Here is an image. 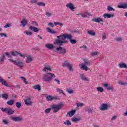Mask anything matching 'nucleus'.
<instances>
[{"instance_id":"nucleus-1","label":"nucleus","mask_w":127,"mask_h":127,"mask_svg":"<svg viewBox=\"0 0 127 127\" xmlns=\"http://www.w3.org/2000/svg\"><path fill=\"white\" fill-rule=\"evenodd\" d=\"M53 78H55V74L52 73L44 74L42 76L43 81L44 82H47V83H50Z\"/></svg>"},{"instance_id":"nucleus-2","label":"nucleus","mask_w":127,"mask_h":127,"mask_svg":"<svg viewBox=\"0 0 127 127\" xmlns=\"http://www.w3.org/2000/svg\"><path fill=\"white\" fill-rule=\"evenodd\" d=\"M90 65L91 63H90V61L84 60L83 63L79 64V66L80 67V69H82V70L88 71L89 70H91V68L88 67V66H90Z\"/></svg>"},{"instance_id":"nucleus-3","label":"nucleus","mask_w":127,"mask_h":127,"mask_svg":"<svg viewBox=\"0 0 127 127\" xmlns=\"http://www.w3.org/2000/svg\"><path fill=\"white\" fill-rule=\"evenodd\" d=\"M72 36L70 34H64L61 35L60 36H57V38L58 39H61V40H65V39H67V40H70L72 39Z\"/></svg>"},{"instance_id":"nucleus-4","label":"nucleus","mask_w":127,"mask_h":127,"mask_svg":"<svg viewBox=\"0 0 127 127\" xmlns=\"http://www.w3.org/2000/svg\"><path fill=\"white\" fill-rule=\"evenodd\" d=\"M54 51L58 54H65L66 52V49L60 46L57 47L55 50H54Z\"/></svg>"},{"instance_id":"nucleus-5","label":"nucleus","mask_w":127,"mask_h":127,"mask_svg":"<svg viewBox=\"0 0 127 127\" xmlns=\"http://www.w3.org/2000/svg\"><path fill=\"white\" fill-rule=\"evenodd\" d=\"M1 111L2 113H6L7 115H13L14 114V110L8 108H1Z\"/></svg>"},{"instance_id":"nucleus-6","label":"nucleus","mask_w":127,"mask_h":127,"mask_svg":"<svg viewBox=\"0 0 127 127\" xmlns=\"http://www.w3.org/2000/svg\"><path fill=\"white\" fill-rule=\"evenodd\" d=\"M32 99V97H31V96H27L24 100L25 105H26V106H32L33 102L31 101Z\"/></svg>"},{"instance_id":"nucleus-7","label":"nucleus","mask_w":127,"mask_h":127,"mask_svg":"<svg viewBox=\"0 0 127 127\" xmlns=\"http://www.w3.org/2000/svg\"><path fill=\"white\" fill-rule=\"evenodd\" d=\"M110 108V105L107 103H103L101 105L100 107H99V110H100V111H107V110H109Z\"/></svg>"},{"instance_id":"nucleus-8","label":"nucleus","mask_w":127,"mask_h":127,"mask_svg":"<svg viewBox=\"0 0 127 127\" xmlns=\"http://www.w3.org/2000/svg\"><path fill=\"white\" fill-rule=\"evenodd\" d=\"M64 40H61V39H58L55 40L54 43L55 45H59V46H61L63 45V44L66 43L67 41H63Z\"/></svg>"},{"instance_id":"nucleus-9","label":"nucleus","mask_w":127,"mask_h":127,"mask_svg":"<svg viewBox=\"0 0 127 127\" xmlns=\"http://www.w3.org/2000/svg\"><path fill=\"white\" fill-rule=\"evenodd\" d=\"M62 104L53 105L52 108L53 109V113H57L61 109Z\"/></svg>"},{"instance_id":"nucleus-10","label":"nucleus","mask_w":127,"mask_h":127,"mask_svg":"<svg viewBox=\"0 0 127 127\" xmlns=\"http://www.w3.org/2000/svg\"><path fill=\"white\" fill-rule=\"evenodd\" d=\"M66 7H67V8L70 9L71 11H74V10L76 9V7H75V6H74V4L72 2L68 3L67 4H66Z\"/></svg>"},{"instance_id":"nucleus-11","label":"nucleus","mask_w":127,"mask_h":127,"mask_svg":"<svg viewBox=\"0 0 127 127\" xmlns=\"http://www.w3.org/2000/svg\"><path fill=\"white\" fill-rule=\"evenodd\" d=\"M80 77L82 81H84V82H89L90 81V78H89L88 77H87L84 73L80 74Z\"/></svg>"},{"instance_id":"nucleus-12","label":"nucleus","mask_w":127,"mask_h":127,"mask_svg":"<svg viewBox=\"0 0 127 127\" xmlns=\"http://www.w3.org/2000/svg\"><path fill=\"white\" fill-rule=\"evenodd\" d=\"M33 61V57L30 55H27L26 57V63H31Z\"/></svg>"},{"instance_id":"nucleus-13","label":"nucleus","mask_w":127,"mask_h":127,"mask_svg":"<svg viewBox=\"0 0 127 127\" xmlns=\"http://www.w3.org/2000/svg\"><path fill=\"white\" fill-rule=\"evenodd\" d=\"M92 21L97 23H100V22H104V20L101 17H95L92 19Z\"/></svg>"},{"instance_id":"nucleus-14","label":"nucleus","mask_w":127,"mask_h":127,"mask_svg":"<svg viewBox=\"0 0 127 127\" xmlns=\"http://www.w3.org/2000/svg\"><path fill=\"white\" fill-rule=\"evenodd\" d=\"M43 71L45 72H51L52 69H51L50 65H47L44 66Z\"/></svg>"},{"instance_id":"nucleus-15","label":"nucleus","mask_w":127,"mask_h":127,"mask_svg":"<svg viewBox=\"0 0 127 127\" xmlns=\"http://www.w3.org/2000/svg\"><path fill=\"white\" fill-rule=\"evenodd\" d=\"M0 83H1L2 85H3L5 87H11V86L8 85L6 81L4 80L3 78L0 76Z\"/></svg>"},{"instance_id":"nucleus-16","label":"nucleus","mask_w":127,"mask_h":127,"mask_svg":"<svg viewBox=\"0 0 127 127\" xmlns=\"http://www.w3.org/2000/svg\"><path fill=\"white\" fill-rule=\"evenodd\" d=\"M104 18H113L115 15L114 14L105 13L102 15Z\"/></svg>"},{"instance_id":"nucleus-17","label":"nucleus","mask_w":127,"mask_h":127,"mask_svg":"<svg viewBox=\"0 0 127 127\" xmlns=\"http://www.w3.org/2000/svg\"><path fill=\"white\" fill-rule=\"evenodd\" d=\"M11 120L13 121V122H21V121H22V118L19 117H13L11 118Z\"/></svg>"},{"instance_id":"nucleus-18","label":"nucleus","mask_w":127,"mask_h":127,"mask_svg":"<svg viewBox=\"0 0 127 127\" xmlns=\"http://www.w3.org/2000/svg\"><path fill=\"white\" fill-rule=\"evenodd\" d=\"M45 47L47 48L48 49H49L50 50H52L53 51H54V45L51 44H47L45 45Z\"/></svg>"},{"instance_id":"nucleus-19","label":"nucleus","mask_w":127,"mask_h":127,"mask_svg":"<svg viewBox=\"0 0 127 127\" xmlns=\"http://www.w3.org/2000/svg\"><path fill=\"white\" fill-rule=\"evenodd\" d=\"M14 64L18 66V67H20V68H22V67L24 66V64L19 61L14 62Z\"/></svg>"},{"instance_id":"nucleus-20","label":"nucleus","mask_w":127,"mask_h":127,"mask_svg":"<svg viewBox=\"0 0 127 127\" xmlns=\"http://www.w3.org/2000/svg\"><path fill=\"white\" fill-rule=\"evenodd\" d=\"M75 114H76V110H71L70 111L68 112L67 113V117H73V116H74V115H75Z\"/></svg>"},{"instance_id":"nucleus-21","label":"nucleus","mask_w":127,"mask_h":127,"mask_svg":"<svg viewBox=\"0 0 127 127\" xmlns=\"http://www.w3.org/2000/svg\"><path fill=\"white\" fill-rule=\"evenodd\" d=\"M23 33L27 35V36H32L33 35V33L30 30H26L23 32Z\"/></svg>"},{"instance_id":"nucleus-22","label":"nucleus","mask_w":127,"mask_h":127,"mask_svg":"<svg viewBox=\"0 0 127 127\" xmlns=\"http://www.w3.org/2000/svg\"><path fill=\"white\" fill-rule=\"evenodd\" d=\"M29 29L30 30L33 31V32H39V29L34 26H30Z\"/></svg>"},{"instance_id":"nucleus-23","label":"nucleus","mask_w":127,"mask_h":127,"mask_svg":"<svg viewBox=\"0 0 127 127\" xmlns=\"http://www.w3.org/2000/svg\"><path fill=\"white\" fill-rule=\"evenodd\" d=\"M27 24V20L25 19H23L21 21V25L22 27H25Z\"/></svg>"},{"instance_id":"nucleus-24","label":"nucleus","mask_w":127,"mask_h":127,"mask_svg":"<svg viewBox=\"0 0 127 127\" xmlns=\"http://www.w3.org/2000/svg\"><path fill=\"white\" fill-rule=\"evenodd\" d=\"M119 8H127V3H124L120 4L118 6Z\"/></svg>"},{"instance_id":"nucleus-25","label":"nucleus","mask_w":127,"mask_h":127,"mask_svg":"<svg viewBox=\"0 0 127 127\" xmlns=\"http://www.w3.org/2000/svg\"><path fill=\"white\" fill-rule=\"evenodd\" d=\"M46 29H47L48 32L51 33V34H56V33H57L56 31H55L54 30H52V29H50V28H47Z\"/></svg>"},{"instance_id":"nucleus-26","label":"nucleus","mask_w":127,"mask_h":127,"mask_svg":"<svg viewBox=\"0 0 127 127\" xmlns=\"http://www.w3.org/2000/svg\"><path fill=\"white\" fill-rule=\"evenodd\" d=\"M46 99L48 102H51V101L54 100L55 98L51 95H48L46 97Z\"/></svg>"},{"instance_id":"nucleus-27","label":"nucleus","mask_w":127,"mask_h":127,"mask_svg":"<svg viewBox=\"0 0 127 127\" xmlns=\"http://www.w3.org/2000/svg\"><path fill=\"white\" fill-rule=\"evenodd\" d=\"M81 120V118L78 117V118H73L71 119V121L73 123H78V122H80V121Z\"/></svg>"},{"instance_id":"nucleus-28","label":"nucleus","mask_w":127,"mask_h":127,"mask_svg":"<svg viewBox=\"0 0 127 127\" xmlns=\"http://www.w3.org/2000/svg\"><path fill=\"white\" fill-rule=\"evenodd\" d=\"M85 111L86 112H87L88 114H91V113H93V108L88 106L85 108Z\"/></svg>"},{"instance_id":"nucleus-29","label":"nucleus","mask_w":127,"mask_h":127,"mask_svg":"<svg viewBox=\"0 0 127 127\" xmlns=\"http://www.w3.org/2000/svg\"><path fill=\"white\" fill-rule=\"evenodd\" d=\"M87 33L89 35H91V36H95V35H96V33L94 31H92V30L87 31Z\"/></svg>"},{"instance_id":"nucleus-30","label":"nucleus","mask_w":127,"mask_h":127,"mask_svg":"<svg viewBox=\"0 0 127 127\" xmlns=\"http://www.w3.org/2000/svg\"><path fill=\"white\" fill-rule=\"evenodd\" d=\"M56 91L57 92V93H59V94H62L63 95H64V96H65V93H64V91L62 89L60 88H57Z\"/></svg>"},{"instance_id":"nucleus-31","label":"nucleus","mask_w":127,"mask_h":127,"mask_svg":"<svg viewBox=\"0 0 127 127\" xmlns=\"http://www.w3.org/2000/svg\"><path fill=\"white\" fill-rule=\"evenodd\" d=\"M103 87H104V88H106L107 90H108L109 91H110V90H112V87L109 86V84L107 83L104 84Z\"/></svg>"},{"instance_id":"nucleus-32","label":"nucleus","mask_w":127,"mask_h":127,"mask_svg":"<svg viewBox=\"0 0 127 127\" xmlns=\"http://www.w3.org/2000/svg\"><path fill=\"white\" fill-rule=\"evenodd\" d=\"M19 78L21 79L23 83H24V84H26V85L29 84V82L28 81H26V79H25L24 77L20 76Z\"/></svg>"},{"instance_id":"nucleus-33","label":"nucleus","mask_w":127,"mask_h":127,"mask_svg":"<svg viewBox=\"0 0 127 127\" xmlns=\"http://www.w3.org/2000/svg\"><path fill=\"white\" fill-rule=\"evenodd\" d=\"M64 126H71V122L69 120H66L64 122Z\"/></svg>"},{"instance_id":"nucleus-34","label":"nucleus","mask_w":127,"mask_h":127,"mask_svg":"<svg viewBox=\"0 0 127 127\" xmlns=\"http://www.w3.org/2000/svg\"><path fill=\"white\" fill-rule=\"evenodd\" d=\"M96 91H97L98 93H103V92H104V88H103V87H97Z\"/></svg>"},{"instance_id":"nucleus-35","label":"nucleus","mask_w":127,"mask_h":127,"mask_svg":"<svg viewBox=\"0 0 127 127\" xmlns=\"http://www.w3.org/2000/svg\"><path fill=\"white\" fill-rule=\"evenodd\" d=\"M119 68H127V64L125 63H121L119 64Z\"/></svg>"},{"instance_id":"nucleus-36","label":"nucleus","mask_w":127,"mask_h":127,"mask_svg":"<svg viewBox=\"0 0 127 127\" xmlns=\"http://www.w3.org/2000/svg\"><path fill=\"white\" fill-rule=\"evenodd\" d=\"M5 59V56L3 55L0 58V63L2 64L4 62V59Z\"/></svg>"},{"instance_id":"nucleus-37","label":"nucleus","mask_w":127,"mask_h":127,"mask_svg":"<svg viewBox=\"0 0 127 127\" xmlns=\"http://www.w3.org/2000/svg\"><path fill=\"white\" fill-rule=\"evenodd\" d=\"M7 104L9 105V106H12V105H13V104H14V100H9L7 102Z\"/></svg>"},{"instance_id":"nucleus-38","label":"nucleus","mask_w":127,"mask_h":127,"mask_svg":"<svg viewBox=\"0 0 127 127\" xmlns=\"http://www.w3.org/2000/svg\"><path fill=\"white\" fill-rule=\"evenodd\" d=\"M66 92L68 94H74V90L69 88L66 89Z\"/></svg>"},{"instance_id":"nucleus-39","label":"nucleus","mask_w":127,"mask_h":127,"mask_svg":"<svg viewBox=\"0 0 127 127\" xmlns=\"http://www.w3.org/2000/svg\"><path fill=\"white\" fill-rule=\"evenodd\" d=\"M70 65V63L68 62L65 61L63 63V67H68Z\"/></svg>"},{"instance_id":"nucleus-40","label":"nucleus","mask_w":127,"mask_h":127,"mask_svg":"<svg viewBox=\"0 0 127 127\" xmlns=\"http://www.w3.org/2000/svg\"><path fill=\"white\" fill-rule=\"evenodd\" d=\"M2 122L3 125H9V122L6 119H2Z\"/></svg>"},{"instance_id":"nucleus-41","label":"nucleus","mask_w":127,"mask_h":127,"mask_svg":"<svg viewBox=\"0 0 127 127\" xmlns=\"http://www.w3.org/2000/svg\"><path fill=\"white\" fill-rule=\"evenodd\" d=\"M46 15L48 17H51L53 15V13L52 12H46Z\"/></svg>"},{"instance_id":"nucleus-42","label":"nucleus","mask_w":127,"mask_h":127,"mask_svg":"<svg viewBox=\"0 0 127 127\" xmlns=\"http://www.w3.org/2000/svg\"><path fill=\"white\" fill-rule=\"evenodd\" d=\"M107 9L108 11H115V9L111 6H108Z\"/></svg>"},{"instance_id":"nucleus-43","label":"nucleus","mask_w":127,"mask_h":127,"mask_svg":"<svg viewBox=\"0 0 127 127\" xmlns=\"http://www.w3.org/2000/svg\"><path fill=\"white\" fill-rule=\"evenodd\" d=\"M88 15H91V14H90L87 12H85L84 13L81 14L82 17H87V16H88Z\"/></svg>"},{"instance_id":"nucleus-44","label":"nucleus","mask_w":127,"mask_h":127,"mask_svg":"<svg viewBox=\"0 0 127 127\" xmlns=\"http://www.w3.org/2000/svg\"><path fill=\"white\" fill-rule=\"evenodd\" d=\"M33 89H34V90H38L39 91H40V90H41L40 86L39 85H34L33 86Z\"/></svg>"},{"instance_id":"nucleus-45","label":"nucleus","mask_w":127,"mask_h":127,"mask_svg":"<svg viewBox=\"0 0 127 127\" xmlns=\"http://www.w3.org/2000/svg\"><path fill=\"white\" fill-rule=\"evenodd\" d=\"M118 84L121 85L122 86H127V83L124 82V81H118Z\"/></svg>"},{"instance_id":"nucleus-46","label":"nucleus","mask_w":127,"mask_h":127,"mask_svg":"<svg viewBox=\"0 0 127 127\" xmlns=\"http://www.w3.org/2000/svg\"><path fill=\"white\" fill-rule=\"evenodd\" d=\"M1 96L2 98L5 100H7V98H8V95L6 94H2Z\"/></svg>"},{"instance_id":"nucleus-47","label":"nucleus","mask_w":127,"mask_h":127,"mask_svg":"<svg viewBox=\"0 0 127 127\" xmlns=\"http://www.w3.org/2000/svg\"><path fill=\"white\" fill-rule=\"evenodd\" d=\"M19 56L20 57H22V58H23V59H24L25 58H26V56H27V54H22L19 53Z\"/></svg>"},{"instance_id":"nucleus-48","label":"nucleus","mask_w":127,"mask_h":127,"mask_svg":"<svg viewBox=\"0 0 127 127\" xmlns=\"http://www.w3.org/2000/svg\"><path fill=\"white\" fill-rule=\"evenodd\" d=\"M54 23L55 26H56V25H59L60 26H63V23H61V22H55Z\"/></svg>"},{"instance_id":"nucleus-49","label":"nucleus","mask_w":127,"mask_h":127,"mask_svg":"<svg viewBox=\"0 0 127 127\" xmlns=\"http://www.w3.org/2000/svg\"><path fill=\"white\" fill-rule=\"evenodd\" d=\"M76 106L77 108H80V107H83L84 106V104L82 103L79 102V103H76Z\"/></svg>"},{"instance_id":"nucleus-50","label":"nucleus","mask_w":127,"mask_h":127,"mask_svg":"<svg viewBox=\"0 0 127 127\" xmlns=\"http://www.w3.org/2000/svg\"><path fill=\"white\" fill-rule=\"evenodd\" d=\"M11 54L13 56H17V55H19V53L16 51L12 52Z\"/></svg>"},{"instance_id":"nucleus-51","label":"nucleus","mask_w":127,"mask_h":127,"mask_svg":"<svg viewBox=\"0 0 127 127\" xmlns=\"http://www.w3.org/2000/svg\"><path fill=\"white\" fill-rule=\"evenodd\" d=\"M98 54H99V52H93L91 53L90 55H91V56H97V55H98Z\"/></svg>"},{"instance_id":"nucleus-52","label":"nucleus","mask_w":127,"mask_h":127,"mask_svg":"<svg viewBox=\"0 0 127 127\" xmlns=\"http://www.w3.org/2000/svg\"><path fill=\"white\" fill-rule=\"evenodd\" d=\"M15 105L17 109H20V107H21V103L16 102Z\"/></svg>"},{"instance_id":"nucleus-53","label":"nucleus","mask_w":127,"mask_h":127,"mask_svg":"<svg viewBox=\"0 0 127 127\" xmlns=\"http://www.w3.org/2000/svg\"><path fill=\"white\" fill-rule=\"evenodd\" d=\"M51 111V108H48L44 111L45 114H49Z\"/></svg>"},{"instance_id":"nucleus-54","label":"nucleus","mask_w":127,"mask_h":127,"mask_svg":"<svg viewBox=\"0 0 127 127\" xmlns=\"http://www.w3.org/2000/svg\"><path fill=\"white\" fill-rule=\"evenodd\" d=\"M0 37H7V35L4 33H0Z\"/></svg>"},{"instance_id":"nucleus-55","label":"nucleus","mask_w":127,"mask_h":127,"mask_svg":"<svg viewBox=\"0 0 127 127\" xmlns=\"http://www.w3.org/2000/svg\"><path fill=\"white\" fill-rule=\"evenodd\" d=\"M69 41L71 44H76L77 43V41L76 40L71 39Z\"/></svg>"},{"instance_id":"nucleus-56","label":"nucleus","mask_w":127,"mask_h":127,"mask_svg":"<svg viewBox=\"0 0 127 127\" xmlns=\"http://www.w3.org/2000/svg\"><path fill=\"white\" fill-rule=\"evenodd\" d=\"M39 6H45V3L43 2H39L37 3Z\"/></svg>"},{"instance_id":"nucleus-57","label":"nucleus","mask_w":127,"mask_h":127,"mask_svg":"<svg viewBox=\"0 0 127 127\" xmlns=\"http://www.w3.org/2000/svg\"><path fill=\"white\" fill-rule=\"evenodd\" d=\"M54 81L57 84H58V85H60V80H59L58 78H55Z\"/></svg>"},{"instance_id":"nucleus-58","label":"nucleus","mask_w":127,"mask_h":127,"mask_svg":"<svg viewBox=\"0 0 127 127\" xmlns=\"http://www.w3.org/2000/svg\"><path fill=\"white\" fill-rule=\"evenodd\" d=\"M116 41H118V42H120L121 41H123V38L121 37H118L116 39Z\"/></svg>"},{"instance_id":"nucleus-59","label":"nucleus","mask_w":127,"mask_h":127,"mask_svg":"<svg viewBox=\"0 0 127 127\" xmlns=\"http://www.w3.org/2000/svg\"><path fill=\"white\" fill-rule=\"evenodd\" d=\"M31 23L32 25H34V26H37L38 25V23L35 21H32Z\"/></svg>"},{"instance_id":"nucleus-60","label":"nucleus","mask_w":127,"mask_h":127,"mask_svg":"<svg viewBox=\"0 0 127 127\" xmlns=\"http://www.w3.org/2000/svg\"><path fill=\"white\" fill-rule=\"evenodd\" d=\"M38 1V0H31L30 1V3H36Z\"/></svg>"},{"instance_id":"nucleus-61","label":"nucleus","mask_w":127,"mask_h":127,"mask_svg":"<svg viewBox=\"0 0 127 127\" xmlns=\"http://www.w3.org/2000/svg\"><path fill=\"white\" fill-rule=\"evenodd\" d=\"M67 67H68L69 71H70V72H72V71H73V67H72V65L71 64L68 65Z\"/></svg>"},{"instance_id":"nucleus-62","label":"nucleus","mask_w":127,"mask_h":127,"mask_svg":"<svg viewBox=\"0 0 127 127\" xmlns=\"http://www.w3.org/2000/svg\"><path fill=\"white\" fill-rule=\"evenodd\" d=\"M117 118H118V116H113L112 119H111V122H113V121H115V120H116Z\"/></svg>"},{"instance_id":"nucleus-63","label":"nucleus","mask_w":127,"mask_h":127,"mask_svg":"<svg viewBox=\"0 0 127 127\" xmlns=\"http://www.w3.org/2000/svg\"><path fill=\"white\" fill-rule=\"evenodd\" d=\"M10 24H7L6 25H5V26H4V28H7V27H9L10 26Z\"/></svg>"},{"instance_id":"nucleus-64","label":"nucleus","mask_w":127,"mask_h":127,"mask_svg":"<svg viewBox=\"0 0 127 127\" xmlns=\"http://www.w3.org/2000/svg\"><path fill=\"white\" fill-rule=\"evenodd\" d=\"M123 116L124 117H127V110L125 111V112L123 114Z\"/></svg>"}]
</instances>
